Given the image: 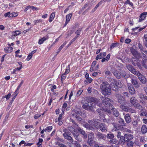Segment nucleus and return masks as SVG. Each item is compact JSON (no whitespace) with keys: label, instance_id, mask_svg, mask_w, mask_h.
<instances>
[{"label":"nucleus","instance_id":"obj_1","mask_svg":"<svg viewBox=\"0 0 147 147\" xmlns=\"http://www.w3.org/2000/svg\"><path fill=\"white\" fill-rule=\"evenodd\" d=\"M97 100L96 98L89 97L85 100V104L83 105L82 107L85 109L91 110L95 107V104Z\"/></svg>","mask_w":147,"mask_h":147},{"label":"nucleus","instance_id":"obj_2","mask_svg":"<svg viewBox=\"0 0 147 147\" xmlns=\"http://www.w3.org/2000/svg\"><path fill=\"white\" fill-rule=\"evenodd\" d=\"M107 82H104L100 86L102 94L105 96L109 95L111 93V88Z\"/></svg>","mask_w":147,"mask_h":147},{"label":"nucleus","instance_id":"obj_3","mask_svg":"<svg viewBox=\"0 0 147 147\" xmlns=\"http://www.w3.org/2000/svg\"><path fill=\"white\" fill-rule=\"evenodd\" d=\"M110 82V86L113 90L116 91L118 88H121L122 86V84L119 81H117L113 78H110L109 79Z\"/></svg>","mask_w":147,"mask_h":147},{"label":"nucleus","instance_id":"obj_4","mask_svg":"<svg viewBox=\"0 0 147 147\" xmlns=\"http://www.w3.org/2000/svg\"><path fill=\"white\" fill-rule=\"evenodd\" d=\"M102 103L106 107H110L113 102V100L105 96H102L101 97Z\"/></svg>","mask_w":147,"mask_h":147},{"label":"nucleus","instance_id":"obj_5","mask_svg":"<svg viewBox=\"0 0 147 147\" xmlns=\"http://www.w3.org/2000/svg\"><path fill=\"white\" fill-rule=\"evenodd\" d=\"M114 127L113 129L114 131H117L118 130H120L125 132L130 133L131 132V130L123 127V126H120L118 124H114Z\"/></svg>","mask_w":147,"mask_h":147},{"label":"nucleus","instance_id":"obj_6","mask_svg":"<svg viewBox=\"0 0 147 147\" xmlns=\"http://www.w3.org/2000/svg\"><path fill=\"white\" fill-rule=\"evenodd\" d=\"M115 96L117 98L118 102L121 105H124L126 103L124 98L119 94H116Z\"/></svg>","mask_w":147,"mask_h":147},{"label":"nucleus","instance_id":"obj_7","mask_svg":"<svg viewBox=\"0 0 147 147\" xmlns=\"http://www.w3.org/2000/svg\"><path fill=\"white\" fill-rule=\"evenodd\" d=\"M97 111L99 113L100 116H101L102 117L104 116L105 115V112H107L108 113H111L110 109L107 108L98 109L97 110Z\"/></svg>","mask_w":147,"mask_h":147},{"label":"nucleus","instance_id":"obj_8","mask_svg":"<svg viewBox=\"0 0 147 147\" xmlns=\"http://www.w3.org/2000/svg\"><path fill=\"white\" fill-rule=\"evenodd\" d=\"M88 122V123H86L84 124L83 125L84 127L88 129L93 130L94 129L93 126H94L93 121L92 120H89Z\"/></svg>","mask_w":147,"mask_h":147},{"label":"nucleus","instance_id":"obj_9","mask_svg":"<svg viewBox=\"0 0 147 147\" xmlns=\"http://www.w3.org/2000/svg\"><path fill=\"white\" fill-rule=\"evenodd\" d=\"M64 131L65 133L63 134V135L65 138L69 141L72 144H74V140L72 139V137L69 136V133L67 132V130L65 129Z\"/></svg>","mask_w":147,"mask_h":147},{"label":"nucleus","instance_id":"obj_10","mask_svg":"<svg viewBox=\"0 0 147 147\" xmlns=\"http://www.w3.org/2000/svg\"><path fill=\"white\" fill-rule=\"evenodd\" d=\"M135 75L137 76L139 80L142 83L145 84L146 82V79L145 77L139 71H138Z\"/></svg>","mask_w":147,"mask_h":147},{"label":"nucleus","instance_id":"obj_11","mask_svg":"<svg viewBox=\"0 0 147 147\" xmlns=\"http://www.w3.org/2000/svg\"><path fill=\"white\" fill-rule=\"evenodd\" d=\"M126 66L128 69L131 73L135 75L138 72L134 68V67L131 65H127Z\"/></svg>","mask_w":147,"mask_h":147},{"label":"nucleus","instance_id":"obj_12","mask_svg":"<svg viewBox=\"0 0 147 147\" xmlns=\"http://www.w3.org/2000/svg\"><path fill=\"white\" fill-rule=\"evenodd\" d=\"M125 142H126V141L132 140L134 138L133 135L129 133L125 134Z\"/></svg>","mask_w":147,"mask_h":147},{"label":"nucleus","instance_id":"obj_13","mask_svg":"<svg viewBox=\"0 0 147 147\" xmlns=\"http://www.w3.org/2000/svg\"><path fill=\"white\" fill-rule=\"evenodd\" d=\"M127 86L129 93L131 94H134L135 93V90L132 85L131 84H128Z\"/></svg>","mask_w":147,"mask_h":147},{"label":"nucleus","instance_id":"obj_14","mask_svg":"<svg viewBox=\"0 0 147 147\" xmlns=\"http://www.w3.org/2000/svg\"><path fill=\"white\" fill-rule=\"evenodd\" d=\"M112 72L114 76L118 79L120 78L122 76V74L121 73V71H118L116 70H113L112 71Z\"/></svg>","mask_w":147,"mask_h":147},{"label":"nucleus","instance_id":"obj_15","mask_svg":"<svg viewBox=\"0 0 147 147\" xmlns=\"http://www.w3.org/2000/svg\"><path fill=\"white\" fill-rule=\"evenodd\" d=\"M147 15V12H144L141 13L140 16V18L138 20V22H140L144 20Z\"/></svg>","mask_w":147,"mask_h":147},{"label":"nucleus","instance_id":"obj_16","mask_svg":"<svg viewBox=\"0 0 147 147\" xmlns=\"http://www.w3.org/2000/svg\"><path fill=\"white\" fill-rule=\"evenodd\" d=\"M106 55V52L100 53L96 56V59L97 60L98 59H102L105 57Z\"/></svg>","mask_w":147,"mask_h":147},{"label":"nucleus","instance_id":"obj_17","mask_svg":"<svg viewBox=\"0 0 147 147\" xmlns=\"http://www.w3.org/2000/svg\"><path fill=\"white\" fill-rule=\"evenodd\" d=\"M98 128L102 131L107 130V127L103 123H102L100 124L98 126Z\"/></svg>","mask_w":147,"mask_h":147},{"label":"nucleus","instance_id":"obj_18","mask_svg":"<svg viewBox=\"0 0 147 147\" xmlns=\"http://www.w3.org/2000/svg\"><path fill=\"white\" fill-rule=\"evenodd\" d=\"M13 50V48L11 47L10 45L9 47H7L5 48V52L6 53H11L12 51Z\"/></svg>","mask_w":147,"mask_h":147},{"label":"nucleus","instance_id":"obj_19","mask_svg":"<svg viewBox=\"0 0 147 147\" xmlns=\"http://www.w3.org/2000/svg\"><path fill=\"white\" fill-rule=\"evenodd\" d=\"M125 144L127 147H133L134 144V141L133 140L129 141H126Z\"/></svg>","mask_w":147,"mask_h":147},{"label":"nucleus","instance_id":"obj_20","mask_svg":"<svg viewBox=\"0 0 147 147\" xmlns=\"http://www.w3.org/2000/svg\"><path fill=\"white\" fill-rule=\"evenodd\" d=\"M130 102L131 105L134 106L137 102V100L136 99L135 97H132L130 98Z\"/></svg>","mask_w":147,"mask_h":147},{"label":"nucleus","instance_id":"obj_21","mask_svg":"<svg viewBox=\"0 0 147 147\" xmlns=\"http://www.w3.org/2000/svg\"><path fill=\"white\" fill-rule=\"evenodd\" d=\"M72 16V14L71 13H69L66 15V22L65 24V26H66L70 21Z\"/></svg>","mask_w":147,"mask_h":147},{"label":"nucleus","instance_id":"obj_22","mask_svg":"<svg viewBox=\"0 0 147 147\" xmlns=\"http://www.w3.org/2000/svg\"><path fill=\"white\" fill-rule=\"evenodd\" d=\"M93 121L94 126L96 128H98L99 126L98 125L99 123L100 120L97 119H94Z\"/></svg>","mask_w":147,"mask_h":147},{"label":"nucleus","instance_id":"obj_23","mask_svg":"<svg viewBox=\"0 0 147 147\" xmlns=\"http://www.w3.org/2000/svg\"><path fill=\"white\" fill-rule=\"evenodd\" d=\"M125 121L127 123H129L131 121V117L128 114H126L125 117Z\"/></svg>","mask_w":147,"mask_h":147},{"label":"nucleus","instance_id":"obj_24","mask_svg":"<svg viewBox=\"0 0 147 147\" xmlns=\"http://www.w3.org/2000/svg\"><path fill=\"white\" fill-rule=\"evenodd\" d=\"M113 115L116 117H117L119 115V113L116 109L112 108L111 109Z\"/></svg>","mask_w":147,"mask_h":147},{"label":"nucleus","instance_id":"obj_25","mask_svg":"<svg viewBox=\"0 0 147 147\" xmlns=\"http://www.w3.org/2000/svg\"><path fill=\"white\" fill-rule=\"evenodd\" d=\"M21 32L20 30L14 31L12 32L11 36H16L21 34Z\"/></svg>","mask_w":147,"mask_h":147},{"label":"nucleus","instance_id":"obj_26","mask_svg":"<svg viewBox=\"0 0 147 147\" xmlns=\"http://www.w3.org/2000/svg\"><path fill=\"white\" fill-rule=\"evenodd\" d=\"M131 82L135 86L136 88H138L139 87V85L136 79H131Z\"/></svg>","mask_w":147,"mask_h":147},{"label":"nucleus","instance_id":"obj_27","mask_svg":"<svg viewBox=\"0 0 147 147\" xmlns=\"http://www.w3.org/2000/svg\"><path fill=\"white\" fill-rule=\"evenodd\" d=\"M87 143L91 146H92L94 145H95L96 143L93 140V139L88 140L87 142Z\"/></svg>","mask_w":147,"mask_h":147},{"label":"nucleus","instance_id":"obj_28","mask_svg":"<svg viewBox=\"0 0 147 147\" xmlns=\"http://www.w3.org/2000/svg\"><path fill=\"white\" fill-rule=\"evenodd\" d=\"M121 73L122 74V76L125 78H127L129 77V74H127L124 71L121 70Z\"/></svg>","mask_w":147,"mask_h":147},{"label":"nucleus","instance_id":"obj_29","mask_svg":"<svg viewBox=\"0 0 147 147\" xmlns=\"http://www.w3.org/2000/svg\"><path fill=\"white\" fill-rule=\"evenodd\" d=\"M78 131L84 136V138H87V135L84 131L83 130L79 127L78 128Z\"/></svg>","mask_w":147,"mask_h":147},{"label":"nucleus","instance_id":"obj_30","mask_svg":"<svg viewBox=\"0 0 147 147\" xmlns=\"http://www.w3.org/2000/svg\"><path fill=\"white\" fill-rule=\"evenodd\" d=\"M120 108L123 111L126 112L129 111V108L123 105H121Z\"/></svg>","mask_w":147,"mask_h":147},{"label":"nucleus","instance_id":"obj_31","mask_svg":"<svg viewBox=\"0 0 147 147\" xmlns=\"http://www.w3.org/2000/svg\"><path fill=\"white\" fill-rule=\"evenodd\" d=\"M98 137L100 139L105 140L106 138L105 135L102 134L100 133H98L97 134Z\"/></svg>","mask_w":147,"mask_h":147},{"label":"nucleus","instance_id":"obj_32","mask_svg":"<svg viewBox=\"0 0 147 147\" xmlns=\"http://www.w3.org/2000/svg\"><path fill=\"white\" fill-rule=\"evenodd\" d=\"M48 39L47 36H45L43 37L42 38L39 39L38 41V44L40 45H41L43 42L45 41L46 40Z\"/></svg>","mask_w":147,"mask_h":147},{"label":"nucleus","instance_id":"obj_33","mask_svg":"<svg viewBox=\"0 0 147 147\" xmlns=\"http://www.w3.org/2000/svg\"><path fill=\"white\" fill-rule=\"evenodd\" d=\"M139 97L142 100H147V96L142 93L139 94L138 95Z\"/></svg>","mask_w":147,"mask_h":147},{"label":"nucleus","instance_id":"obj_34","mask_svg":"<svg viewBox=\"0 0 147 147\" xmlns=\"http://www.w3.org/2000/svg\"><path fill=\"white\" fill-rule=\"evenodd\" d=\"M141 131L143 134H145L147 132V127L145 125H144L142 126Z\"/></svg>","mask_w":147,"mask_h":147},{"label":"nucleus","instance_id":"obj_35","mask_svg":"<svg viewBox=\"0 0 147 147\" xmlns=\"http://www.w3.org/2000/svg\"><path fill=\"white\" fill-rule=\"evenodd\" d=\"M118 122L120 124V125H119L120 126H126V123L125 122L124 120L121 118H120L118 121Z\"/></svg>","mask_w":147,"mask_h":147},{"label":"nucleus","instance_id":"obj_36","mask_svg":"<svg viewBox=\"0 0 147 147\" xmlns=\"http://www.w3.org/2000/svg\"><path fill=\"white\" fill-rule=\"evenodd\" d=\"M110 55V54H109L107 55L105 58L104 57L102 58V59L101 60L102 62H104L106 61L107 62L109 59Z\"/></svg>","mask_w":147,"mask_h":147},{"label":"nucleus","instance_id":"obj_37","mask_svg":"<svg viewBox=\"0 0 147 147\" xmlns=\"http://www.w3.org/2000/svg\"><path fill=\"white\" fill-rule=\"evenodd\" d=\"M119 45L118 42L112 43L110 46V48L111 50L113 49L115 47H117Z\"/></svg>","mask_w":147,"mask_h":147},{"label":"nucleus","instance_id":"obj_38","mask_svg":"<svg viewBox=\"0 0 147 147\" xmlns=\"http://www.w3.org/2000/svg\"><path fill=\"white\" fill-rule=\"evenodd\" d=\"M55 15V13L53 12L52 13L50 16V18L49 19V22H51L54 19Z\"/></svg>","mask_w":147,"mask_h":147},{"label":"nucleus","instance_id":"obj_39","mask_svg":"<svg viewBox=\"0 0 147 147\" xmlns=\"http://www.w3.org/2000/svg\"><path fill=\"white\" fill-rule=\"evenodd\" d=\"M144 44L147 48V34H145L144 36Z\"/></svg>","mask_w":147,"mask_h":147},{"label":"nucleus","instance_id":"obj_40","mask_svg":"<svg viewBox=\"0 0 147 147\" xmlns=\"http://www.w3.org/2000/svg\"><path fill=\"white\" fill-rule=\"evenodd\" d=\"M78 37V36H76L67 45L66 47L67 48H68L71 45V44L73 43L74 41L76 40L77 38Z\"/></svg>","mask_w":147,"mask_h":147},{"label":"nucleus","instance_id":"obj_41","mask_svg":"<svg viewBox=\"0 0 147 147\" xmlns=\"http://www.w3.org/2000/svg\"><path fill=\"white\" fill-rule=\"evenodd\" d=\"M83 91V89L82 88H80V89L77 92L76 94V96H79L82 93Z\"/></svg>","mask_w":147,"mask_h":147},{"label":"nucleus","instance_id":"obj_42","mask_svg":"<svg viewBox=\"0 0 147 147\" xmlns=\"http://www.w3.org/2000/svg\"><path fill=\"white\" fill-rule=\"evenodd\" d=\"M21 69L18 67L14 69L12 72H11L12 74H16L17 73V71H19Z\"/></svg>","mask_w":147,"mask_h":147},{"label":"nucleus","instance_id":"obj_43","mask_svg":"<svg viewBox=\"0 0 147 147\" xmlns=\"http://www.w3.org/2000/svg\"><path fill=\"white\" fill-rule=\"evenodd\" d=\"M94 134L93 133H89L88 135V140L93 139L94 138Z\"/></svg>","mask_w":147,"mask_h":147},{"label":"nucleus","instance_id":"obj_44","mask_svg":"<svg viewBox=\"0 0 147 147\" xmlns=\"http://www.w3.org/2000/svg\"><path fill=\"white\" fill-rule=\"evenodd\" d=\"M120 141L121 142L124 143L125 142V134L124 135V136H121L119 138Z\"/></svg>","mask_w":147,"mask_h":147},{"label":"nucleus","instance_id":"obj_45","mask_svg":"<svg viewBox=\"0 0 147 147\" xmlns=\"http://www.w3.org/2000/svg\"><path fill=\"white\" fill-rule=\"evenodd\" d=\"M114 137V135L112 134H109L107 135V138L109 139H113Z\"/></svg>","mask_w":147,"mask_h":147},{"label":"nucleus","instance_id":"obj_46","mask_svg":"<svg viewBox=\"0 0 147 147\" xmlns=\"http://www.w3.org/2000/svg\"><path fill=\"white\" fill-rule=\"evenodd\" d=\"M68 129L71 133H73L74 132V129L72 126H69L68 127Z\"/></svg>","mask_w":147,"mask_h":147},{"label":"nucleus","instance_id":"obj_47","mask_svg":"<svg viewBox=\"0 0 147 147\" xmlns=\"http://www.w3.org/2000/svg\"><path fill=\"white\" fill-rule=\"evenodd\" d=\"M69 68V65H68L66 67L65 71L64 73L65 74H67L69 73L70 71Z\"/></svg>","mask_w":147,"mask_h":147},{"label":"nucleus","instance_id":"obj_48","mask_svg":"<svg viewBox=\"0 0 147 147\" xmlns=\"http://www.w3.org/2000/svg\"><path fill=\"white\" fill-rule=\"evenodd\" d=\"M109 142L112 144H115L117 142V140L115 139H113L109 141Z\"/></svg>","mask_w":147,"mask_h":147},{"label":"nucleus","instance_id":"obj_49","mask_svg":"<svg viewBox=\"0 0 147 147\" xmlns=\"http://www.w3.org/2000/svg\"><path fill=\"white\" fill-rule=\"evenodd\" d=\"M134 106L139 109H140L142 107V106L140 104L137 102L135 105Z\"/></svg>","mask_w":147,"mask_h":147},{"label":"nucleus","instance_id":"obj_50","mask_svg":"<svg viewBox=\"0 0 147 147\" xmlns=\"http://www.w3.org/2000/svg\"><path fill=\"white\" fill-rule=\"evenodd\" d=\"M67 42L66 41H65L59 48V50H61L63 48L64 46H65Z\"/></svg>","mask_w":147,"mask_h":147},{"label":"nucleus","instance_id":"obj_51","mask_svg":"<svg viewBox=\"0 0 147 147\" xmlns=\"http://www.w3.org/2000/svg\"><path fill=\"white\" fill-rule=\"evenodd\" d=\"M11 13L10 12H8L4 14V16L5 18L7 17H11Z\"/></svg>","mask_w":147,"mask_h":147},{"label":"nucleus","instance_id":"obj_52","mask_svg":"<svg viewBox=\"0 0 147 147\" xmlns=\"http://www.w3.org/2000/svg\"><path fill=\"white\" fill-rule=\"evenodd\" d=\"M11 17H15L17 16L18 14L17 13L13 12L11 13Z\"/></svg>","mask_w":147,"mask_h":147},{"label":"nucleus","instance_id":"obj_53","mask_svg":"<svg viewBox=\"0 0 147 147\" xmlns=\"http://www.w3.org/2000/svg\"><path fill=\"white\" fill-rule=\"evenodd\" d=\"M131 41V40L129 38L126 39L125 41V43L126 44H129Z\"/></svg>","mask_w":147,"mask_h":147},{"label":"nucleus","instance_id":"obj_54","mask_svg":"<svg viewBox=\"0 0 147 147\" xmlns=\"http://www.w3.org/2000/svg\"><path fill=\"white\" fill-rule=\"evenodd\" d=\"M131 52L132 53V54L134 55H137V52L136 51L135 49H132L131 50Z\"/></svg>","mask_w":147,"mask_h":147},{"label":"nucleus","instance_id":"obj_55","mask_svg":"<svg viewBox=\"0 0 147 147\" xmlns=\"http://www.w3.org/2000/svg\"><path fill=\"white\" fill-rule=\"evenodd\" d=\"M140 115L141 116H145L147 117V113L146 111L141 113L140 114Z\"/></svg>","mask_w":147,"mask_h":147},{"label":"nucleus","instance_id":"obj_56","mask_svg":"<svg viewBox=\"0 0 147 147\" xmlns=\"http://www.w3.org/2000/svg\"><path fill=\"white\" fill-rule=\"evenodd\" d=\"M76 119L79 121V122L81 121L82 120V119L80 117H79L77 116H76Z\"/></svg>","mask_w":147,"mask_h":147},{"label":"nucleus","instance_id":"obj_57","mask_svg":"<svg viewBox=\"0 0 147 147\" xmlns=\"http://www.w3.org/2000/svg\"><path fill=\"white\" fill-rule=\"evenodd\" d=\"M126 3L129 4L131 6H132L133 5L132 3L130 2L129 0H127L126 1Z\"/></svg>","mask_w":147,"mask_h":147},{"label":"nucleus","instance_id":"obj_58","mask_svg":"<svg viewBox=\"0 0 147 147\" xmlns=\"http://www.w3.org/2000/svg\"><path fill=\"white\" fill-rule=\"evenodd\" d=\"M53 127L52 126H50L47 127V129L48 132L50 131L52 129Z\"/></svg>","mask_w":147,"mask_h":147},{"label":"nucleus","instance_id":"obj_59","mask_svg":"<svg viewBox=\"0 0 147 147\" xmlns=\"http://www.w3.org/2000/svg\"><path fill=\"white\" fill-rule=\"evenodd\" d=\"M41 116V115L40 114H37L34 116V118L35 119H37Z\"/></svg>","mask_w":147,"mask_h":147},{"label":"nucleus","instance_id":"obj_60","mask_svg":"<svg viewBox=\"0 0 147 147\" xmlns=\"http://www.w3.org/2000/svg\"><path fill=\"white\" fill-rule=\"evenodd\" d=\"M72 123H73V126L74 127H75L77 128L78 127V125L77 124V123H76V122H75L74 121H72Z\"/></svg>","mask_w":147,"mask_h":147},{"label":"nucleus","instance_id":"obj_61","mask_svg":"<svg viewBox=\"0 0 147 147\" xmlns=\"http://www.w3.org/2000/svg\"><path fill=\"white\" fill-rule=\"evenodd\" d=\"M55 99V98H53V97H51L50 99V101H49V104H48L49 105H51V104L52 103V102L53 100Z\"/></svg>","mask_w":147,"mask_h":147},{"label":"nucleus","instance_id":"obj_62","mask_svg":"<svg viewBox=\"0 0 147 147\" xmlns=\"http://www.w3.org/2000/svg\"><path fill=\"white\" fill-rule=\"evenodd\" d=\"M129 112H130L131 113H136V111L135 109H131V108H130V109L129 108Z\"/></svg>","mask_w":147,"mask_h":147},{"label":"nucleus","instance_id":"obj_63","mask_svg":"<svg viewBox=\"0 0 147 147\" xmlns=\"http://www.w3.org/2000/svg\"><path fill=\"white\" fill-rule=\"evenodd\" d=\"M41 22V20L40 19H39V20H34V22L35 24H36L37 23H39V22Z\"/></svg>","mask_w":147,"mask_h":147},{"label":"nucleus","instance_id":"obj_64","mask_svg":"<svg viewBox=\"0 0 147 147\" xmlns=\"http://www.w3.org/2000/svg\"><path fill=\"white\" fill-rule=\"evenodd\" d=\"M57 88V86L56 85H53L51 89V90L52 92H54V90L55 89H56Z\"/></svg>","mask_w":147,"mask_h":147}]
</instances>
